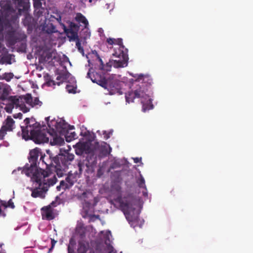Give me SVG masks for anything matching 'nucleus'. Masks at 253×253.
I'll list each match as a JSON object with an SVG mask.
<instances>
[{
	"label": "nucleus",
	"mask_w": 253,
	"mask_h": 253,
	"mask_svg": "<svg viewBox=\"0 0 253 253\" xmlns=\"http://www.w3.org/2000/svg\"><path fill=\"white\" fill-rule=\"evenodd\" d=\"M115 44H117L119 46V47L117 48H115V50H123L125 52V49H127L126 48L123 43V40L121 38L115 39Z\"/></svg>",
	"instance_id": "obj_21"
},
{
	"label": "nucleus",
	"mask_w": 253,
	"mask_h": 253,
	"mask_svg": "<svg viewBox=\"0 0 253 253\" xmlns=\"http://www.w3.org/2000/svg\"><path fill=\"white\" fill-rule=\"evenodd\" d=\"M7 207H10L11 209H14L15 208V206L14 205L13 202L12 201L11 199H10L7 202Z\"/></svg>",
	"instance_id": "obj_43"
},
{
	"label": "nucleus",
	"mask_w": 253,
	"mask_h": 253,
	"mask_svg": "<svg viewBox=\"0 0 253 253\" xmlns=\"http://www.w3.org/2000/svg\"><path fill=\"white\" fill-rule=\"evenodd\" d=\"M97 58L99 63V69L100 70L107 71L108 69L106 68L107 65H105L103 64L102 59L99 57L98 55H97Z\"/></svg>",
	"instance_id": "obj_25"
},
{
	"label": "nucleus",
	"mask_w": 253,
	"mask_h": 253,
	"mask_svg": "<svg viewBox=\"0 0 253 253\" xmlns=\"http://www.w3.org/2000/svg\"><path fill=\"white\" fill-rule=\"evenodd\" d=\"M42 218L47 220H52L54 218L53 211L50 206L44 207L41 209Z\"/></svg>",
	"instance_id": "obj_17"
},
{
	"label": "nucleus",
	"mask_w": 253,
	"mask_h": 253,
	"mask_svg": "<svg viewBox=\"0 0 253 253\" xmlns=\"http://www.w3.org/2000/svg\"><path fill=\"white\" fill-rule=\"evenodd\" d=\"M141 160V158H138V157H136V158H135L133 159V160H134V162L135 163H139Z\"/></svg>",
	"instance_id": "obj_48"
},
{
	"label": "nucleus",
	"mask_w": 253,
	"mask_h": 253,
	"mask_svg": "<svg viewBox=\"0 0 253 253\" xmlns=\"http://www.w3.org/2000/svg\"><path fill=\"white\" fill-rule=\"evenodd\" d=\"M54 20H56L59 23H61V17L59 15H58L57 17H55L53 15H51L49 18L48 22H53Z\"/></svg>",
	"instance_id": "obj_30"
},
{
	"label": "nucleus",
	"mask_w": 253,
	"mask_h": 253,
	"mask_svg": "<svg viewBox=\"0 0 253 253\" xmlns=\"http://www.w3.org/2000/svg\"><path fill=\"white\" fill-rule=\"evenodd\" d=\"M117 201L120 204L121 210L124 212L126 219L131 226L137 222L138 217H133L130 215V212L134 211L135 208V199L131 195H128L123 198H118Z\"/></svg>",
	"instance_id": "obj_5"
},
{
	"label": "nucleus",
	"mask_w": 253,
	"mask_h": 253,
	"mask_svg": "<svg viewBox=\"0 0 253 253\" xmlns=\"http://www.w3.org/2000/svg\"><path fill=\"white\" fill-rule=\"evenodd\" d=\"M34 6L36 9H39L42 7L41 0H33Z\"/></svg>",
	"instance_id": "obj_34"
},
{
	"label": "nucleus",
	"mask_w": 253,
	"mask_h": 253,
	"mask_svg": "<svg viewBox=\"0 0 253 253\" xmlns=\"http://www.w3.org/2000/svg\"><path fill=\"white\" fill-rule=\"evenodd\" d=\"M60 187H62L63 189L69 188L70 186L68 183H66L64 181L62 180L60 183Z\"/></svg>",
	"instance_id": "obj_37"
},
{
	"label": "nucleus",
	"mask_w": 253,
	"mask_h": 253,
	"mask_svg": "<svg viewBox=\"0 0 253 253\" xmlns=\"http://www.w3.org/2000/svg\"><path fill=\"white\" fill-rule=\"evenodd\" d=\"M89 2H91V0H88Z\"/></svg>",
	"instance_id": "obj_56"
},
{
	"label": "nucleus",
	"mask_w": 253,
	"mask_h": 253,
	"mask_svg": "<svg viewBox=\"0 0 253 253\" xmlns=\"http://www.w3.org/2000/svg\"><path fill=\"white\" fill-rule=\"evenodd\" d=\"M8 91L5 88H2L1 92L0 94V99L3 102L8 97Z\"/></svg>",
	"instance_id": "obj_22"
},
{
	"label": "nucleus",
	"mask_w": 253,
	"mask_h": 253,
	"mask_svg": "<svg viewBox=\"0 0 253 253\" xmlns=\"http://www.w3.org/2000/svg\"><path fill=\"white\" fill-rule=\"evenodd\" d=\"M20 97L9 96L3 104L5 105L4 109L7 113H11L14 107L18 108L19 105Z\"/></svg>",
	"instance_id": "obj_13"
},
{
	"label": "nucleus",
	"mask_w": 253,
	"mask_h": 253,
	"mask_svg": "<svg viewBox=\"0 0 253 253\" xmlns=\"http://www.w3.org/2000/svg\"><path fill=\"white\" fill-rule=\"evenodd\" d=\"M24 99L27 103L30 104L31 106L33 98L31 94H27L26 96L24 97Z\"/></svg>",
	"instance_id": "obj_35"
},
{
	"label": "nucleus",
	"mask_w": 253,
	"mask_h": 253,
	"mask_svg": "<svg viewBox=\"0 0 253 253\" xmlns=\"http://www.w3.org/2000/svg\"><path fill=\"white\" fill-rule=\"evenodd\" d=\"M76 41V47L77 48L78 51L80 53L84 54V48L83 47V46H82V43H81V42L80 39L77 40Z\"/></svg>",
	"instance_id": "obj_28"
},
{
	"label": "nucleus",
	"mask_w": 253,
	"mask_h": 253,
	"mask_svg": "<svg viewBox=\"0 0 253 253\" xmlns=\"http://www.w3.org/2000/svg\"><path fill=\"white\" fill-rule=\"evenodd\" d=\"M67 133L68 132L66 133V135H64L67 142H70L77 137V134L75 132H71L70 135H68Z\"/></svg>",
	"instance_id": "obj_27"
},
{
	"label": "nucleus",
	"mask_w": 253,
	"mask_h": 253,
	"mask_svg": "<svg viewBox=\"0 0 253 253\" xmlns=\"http://www.w3.org/2000/svg\"><path fill=\"white\" fill-rule=\"evenodd\" d=\"M24 122L25 126H21L22 136L26 140H33L36 143L48 142L52 145H61L64 143V139L57 134L54 129L49 130L32 129L29 118H26Z\"/></svg>",
	"instance_id": "obj_1"
},
{
	"label": "nucleus",
	"mask_w": 253,
	"mask_h": 253,
	"mask_svg": "<svg viewBox=\"0 0 253 253\" xmlns=\"http://www.w3.org/2000/svg\"><path fill=\"white\" fill-rule=\"evenodd\" d=\"M96 164V157H94V156H92V158L90 157L89 159L88 157H87L85 161L79 162L78 166L79 173H78L77 171L74 173H72L71 171L69 172L65 179L66 182L68 183L69 186L71 187L77 181V178L80 176L84 170L88 174L93 172Z\"/></svg>",
	"instance_id": "obj_4"
},
{
	"label": "nucleus",
	"mask_w": 253,
	"mask_h": 253,
	"mask_svg": "<svg viewBox=\"0 0 253 253\" xmlns=\"http://www.w3.org/2000/svg\"><path fill=\"white\" fill-rule=\"evenodd\" d=\"M11 58L10 55H4L0 58V64H3L6 63L8 64H11Z\"/></svg>",
	"instance_id": "obj_24"
},
{
	"label": "nucleus",
	"mask_w": 253,
	"mask_h": 253,
	"mask_svg": "<svg viewBox=\"0 0 253 253\" xmlns=\"http://www.w3.org/2000/svg\"><path fill=\"white\" fill-rule=\"evenodd\" d=\"M68 253H74V250L70 246L68 247Z\"/></svg>",
	"instance_id": "obj_47"
},
{
	"label": "nucleus",
	"mask_w": 253,
	"mask_h": 253,
	"mask_svg": "<svg viewBox=\"0 0 253 253\" xmlns=\"http://www.w3.org/2000/svg\"><path fill=\"white\" fill-rule=\"evenodd\" d=\"M108 147L111 149L110 146L105 142L104 143L103 145H101V150L104 155H107L110 153V151H108Z\"/></svg>",
	"instance_id": "obj_26"
},
{
	"label": "nucleus",
	"mask_w": 253,
	"mask_h": 253,
	"mask_svg": "<svg viewBox=\"0 0 253 253\" xmlns=\"http://www.w3.org/2000/svg\"><path fill=\"white\" fill-rule=\"evenodd\" d=\"M42 104V102L40 101L39 98L35 97L34 100L32 101V103L31 104V106L34 107L36 105H40L41 106Z\"/></svg>",
	"instance_id": "obj_32"
},
{
	"label": "nucleus",
	"mask_w": 253,
	"mask_h": 253,
	"mask_svg": "<svg viewBox=\"0 0 253 253\" xmlns=\"http://www.w3.org/2000/svg\"><path fill=\"white\" fill-rule=\"evenodd\" d=\"M69 126L70 127V128H73V127H74V126Z\"/></svg>",
	"instance_id": "obj_55"
},
{
	"label": "nucleus",
	"mask_w": 253,
	"mask_h": 253,
	"mask_svg": "<svg viewBox=\"0 0 253 253\" xmlns=\"http://www.w3.org/2000/svg\"><path fill=\"white\" fill-rule=\"evenodd\" d=\"M29 119H30V124H29L31 125L32 129H36V123H35V120L33 119H30V118H29Z\"/></svg>",
	"instance_id": "obj_38"
},
{
	"label": "nucleus",
	"mask_w": 253,
	"mask_h": 253,
	"mask_svg": "<svg viewBox=\"0 0 253 253\" xmlns=\"http://www.w3.org/2000/svg\"><path fill=\"white\" fill-rule=\"evenodd\" d=\"M44 171L46 172L47 176L46 177L45 176V177H41V181L44 187L47 189V190H48L50 186L53 185L55 183V180L54 179L48 178L50 174V172L49 171L44 170Z\"/></svg>",
	"instance_id": "obj_18"
},
{
	"label": "nucleus",
	"mask_w": 253,
	"mask_h": 253,
	"mask_svg": "<svg viewBox=\"0 0 253 253\" xmlns=\"http://www.w3.org/2000/svg\"><path fill=\"white\" fill-rule=\"evenodd\" d=\"M8 41L13 45H14L17 42L16 38L14 36L11 35V34H10Z\"/></svg>",
	"instance_id": "obj_36"
},
{
	"label": "nucleus",
	"mask_w": 253,
	"mask_h": 253,
	"mask_svg": "<svg viewBox=\"0 0 253 253\" xmlns=\"http://www.w3.org/2000/svg\"><path fill=\"white\" fill-rule=\"evenodd\" d=\"M136 183L139 188L146 189L145 180L141 174H140V177L137 179Z\"/></svg>",
	"instance_id": "obj_23"
},
{
	"label": "nucleus",
	"mask_w": 253,
	"mask_h": 253,
	"mask_svg": "<svg viewBox=\"0 0 253 253\" xmlns=\"http://www.w3.org/2000/svg\"><path fill=\"white\" fill-rule=\"evenodd\" d=\"M19 15L26 13L30 7L28 0H15Z\"/></svg>",
	"instance_id": "obj_16"
},
{
	"label": "nucleus",
	"mask_w": 253,
	"mask_h": 253,
	"mask_svg": "<svg viewBox=\"0 0 253 253\" xmlns=\"http://www.w3.org/2000/svg\"><path fill=\"white\" fill-rule=\"evenodd\" d=\"M0 201H1V200H0Z\"/></svg>",
	"instance_id": "obj_57"
},
{
	"label": "nucleus",
	"mask_w": 253,
	"mask_h": 253,
	"mask_svg": "<svg viewBox=\"0 0 253 253\" xmlns=\"http://www.w3.org/2000/svg\"><path fill=\"white\" fill-rule=\"evenodd\" d=\"M47 57V59H49L51 57V53H49V54H48Z\"/></svg>",
	"instance_id": "obj_51"
},
{
	"label": "nucleus",
	"mask_w": 253,
	"mask_h": 253,
	"mask_svg": "<svg viewBox=\"0 0 253 253\" xmlns=\"http://www.w3.org/2000/svg\"><path fill=\"white\" fill-rule=\"evenodd\" d=\"M113 55L120 58L113 61L112 65L115 68H122L127 66L128 60V49H125V52L120 49L115 50Z\"/></svg>",
	"instance_id": "obj_9"
},
{
	"label": "nucleus",
	"mask_w": 253,
	"mask_h": 253,
	"mask_svg": "<svg viewBox=\"0 0 253 253\" xmlns=\"http://www.w3.org/2000/svg\"><path fill=\"white\" fill-rule=\"evenodd\" d=\"M2 76L3 79L9 82L13 78L14 75L12 73H5L2 75Z\"/></svg>",
	"instance_id": "obj_29"
},
{
	"label": "nucleus",
	"mask_w": 253,
	"mask_h": 253,
	"mask_svg": "<svg viewBox=\"0 0 253 253\" xmlns=\"http://www.w3.org/2000/svg\"><path fill=\"white\" fill-rule=\"evenodd\" d=\"M22 117V114H21V113L17 114V118H19L20 119H21Z\"/></svg>",
	"instance_id": "obj_50"
},
{
	"label": "nucleus",
	"mask_w": 253,
	"mask_h": 253,
	"mask_svg": "<svg viewBox=\"0 0 253 253\" xmlns=\"http://www.w3.org/2000/svg\"><path fill=\"white\" fill-rule=\"evenodd\" d=\"M14 121L10 117H8L5 121L3 125L0 129V138L3 139L7 131H12L13 128Z\"/></svg>",
	"instance_id": "obj_14"
},
{
	"label": "nucleus",
	"mask_w": 253,
	"mask_h": 253,
	"mask_svg": "<svg viewBox=\"0 0 253 253\" xmlns=\"http://www.w3.org/2000/svg\"><path fill=\"white\" fill-rule=\"evenodd\" d=\"M56 80L58 81H60V82H58L56 83L58 85H60V84L63 82H62V78L60 74L57 76V77L56 78Z\"/></svg>",
	"instance_id": "obj_46"
},
{
	"label": "nucleus",
	"mask_w": 253,
	"mask_h": 253,
	"mask_svg": "<svg viewBox=\"0 0 253 253\" xmlns=\"http://www.w3.org/2000/svg\"><path fill=\"white\" fill-rule=\"evenodd\" d=\"M134 77L136 78L135 82H140V83L136 85L135 89L128 91L126 94V100L127 103H129L133 102L135 98L140 99L142 105V111L145 112L153 108L152 99L146 93L148 87L152 83V79L150 76L142 74Z\"/></svg>",
	"instance_id": "obj_2"
},
{
	"label": "nucleus",
	"mask_w": 253,
	"mask_h": 253,
	"mask_svg": "<svg viewBox=\"0 0 253 253\" xmlns=\"http://www.w3.org/2000/svg\"><path fill=\"white\" fill-rule=\"evenodd\" d=\"M109 253H115L114 252L113 250H112L110 251L109 252Z\"/></svg>",
	"instance_id": "obj_52"
},
{
	"label": "nucleus",
	"mask_w": 253,
	"mask_h": 253,
	"mask_svg": "<svg viewBox=\"0 0 253 253\" xmlns=\"http://www.w3.org/2000/svg\"><path fill=\"white\" fill-rule=\"evenodd\" d=\"M46 152V154H43L42 152V155L38 162L39 167L40 166L43 167L45 165L46 170H54L57 173L58 169L59 168L58 155L54 156L49 150H47Z\"/></svg>",
	"instance_id": "obj_6"
},
{
	"label": "nucleus",
	"mask_w": 253,
	"mask_h": 253,
	"mask_svg": "<svg viewBox=\"0 0 253 253\" xmlns=\"http://www.w3.org/2000/svg\"><path fill=\"white\" fill-rule=\"evenodd\" d=\"M58 157L59 162V168L58 169L57 175L62 176L64 174V172L68 169V166L70 164V162L74 160V155L66 153L65 154L58 155Z\"/></svg>",
	"instance_id": "obj_7"
},
{
	"label": "nucleus",
	"mask_w": 253,
	"mask_h": 253,
	"mask_svg": "<svg viewBox=\"0 0 253 253\" xmlns=\"http://www.w3.org/2000/svg\"><path fill=\"white\" fill-rule=\"evenodd\" d=\"M75 20L79 23H82L85 28H86L88 25L87 20L82 13H78L75 18Z\"/></svg>",
	"instance_id": "obj_20"
},
{
	"label": "nucleus",
	"mask_w": 253,
	"mask_h": 253,
	"mask_svg": "<svg viewBox=\"0 0 253 253\" xmlns=\"http://www.w3.org/2000/svg\"><path fill=\"white\" fill-rule=\"evenodd\" d=\"M67 91L70 93H75L76 92V88H75L72 85L67 84L66 86Z\"/></svg>",
	"instance_id": "obj_31"
},
{
	"label": "nucleus",
	"mask_w": 253,
	"mask_h": 253,
	"mask_svg": "<svg viewBox=\"0 0 253 253\" xmlns=\"http://www.w3.org/2000/svg\"><path fill=\"white\" fill-rule=\"evenodd\" d=\"M42 152L41 149L38 147L31 150L30 151L28 157L30 165H29L28 164H27L22 170V172L27 176H34L33 178L35 180L37 179V177L36 176V175L43 176L45 172H46L43 169H38V158L39 156L41 157Z\"/></svg>",
	"instance_id": "obj_3"
},
{
	"label": "nucleus",
	"mask_w": 253,
	"mask_h": 253,
	"mask_svg": "<svg viewBox=\"0 0 253 253\" xmlns=\"http://www.w3.org/2000/svg\"><path fill=\"white\" fill-rule=\"evenodd\" d=\"M86 77L90 78L93 83H96L102 87L106 86L107 79L104 73H99L96 72H93L91 73V70L90 69L87 74Z\"/></svg>",
	"instance_id": "obj_12"
},
{
	"label": "nucleus",
	"mask_w": 253,
	"mask_h": 253,
	"mask_svg": "<svg viewBox=\"0 0 253 253\" xmlns=\"http://www.w3.org/2000/svg\"><path fill=\"white\" fill-rule=\"evenodd\" d=\"M49 119H50L49 117H46L45 119V120L46 121V122H47V124H48L49 126H50L49 124H48V122L49 121Z\"/></svg>",
	"instance_id": "obj_49"
},
{
	"label": "nucleus",
	"mask_w": 253,
	"mask_h": 253,
	"mask_svg": "<svg viewBox=\"0 0 253 253\" xmlns=\"http://www.w3.org/2000/svg\"><path fill=\"white\" fill-rule=\"evenodd\" d=\"M63 28L70 41H74L79 39L78 33L80 27L78 25L71 22L68 28H67L64 24H63Z\"/></svg>",
	"instance_id": "obj_10"
},
{
	"label": "nucleus",
	"mask_w": 253,
	"mask_h": 253,
	"mask_svg": "<svg viewBox=\"0 0 253 253\" xmlns=\"http://www.w3.org/2000/svg\"><path fill=\"white\" fill-rule=\"evenodd\" d=\"M42 30L45 33L50 34L57 32L55 26L51 22L45 21L42 26Z\"/></svg>",
	"instance_id": "obj_19"
},
{
	"label": "nucleus",
	"mask_w": 253,
	"mask_h": 253,
	"mask_svg": "<svg viewBox=\"0 0 253 253\" xmlns=\"http://www.w3.org/2000/svg\"><path fill=\"white\" fill-rule=\"evenodd\" d=\"M20 107V110L24 113L29 111L30 109L28 108L24 104H20L18 106Z\"/></svg>",
	"instance_id": "obj_33"
},
{
	"label": "nucleus",
	"mask_w": 253,
	"mask_h": 253,
	"mask_svg": "<svg viewBox=\"0 0 253 253\" xmlns=\"http://www.w3.org/2000/svg\"><path fill=\"white\" fill-rule=\"evenodd\" d=\"M112 134V132L110 131V132H107L106 131H103V135H104V139L105 140H107L108 139V138H110V135Z\"/></svg>",
	"instance_id": "obj_39"
},
{
	"label": "nucleus",
	"mask_w": 253,
	"mask_h": 253,
	"mask_svg": "<svg viewBox=\"0 0 253 253\" xmlns=\"http://www.w3.org/2000/svg\"><path fill=\"white\" fill-rule=\"evenodd\" d=\"M56 242H57L56 241L54 240V239H51V246L49 249L48 253H49L50 252H51L52 251Z\"/></svg>",
	"instance_id": "obj_40"
},
{
	"label": "nucleus",
	"mask_w": 253,
	"mask_h": 253,
	"mask_svg": "<svg viewBox=\"0 0 253 253\" xmlns=\"http://www.w3.org/2000/svg\"><path fill=\"white\" fill-rule=\"evenodd\" d=\"M68 127L69 125L67 124L64 120H60L59 122H56L55 123V128L56 130H55L57 134V132L60 135H66L68 131Z\"/></svg>",
	"instance_id": "obj_15"
},
{
	"label": "nucleus",
	"mask_w": 253,
	"mask_h": 253,
	"mask_svg": "<svg viewBox=\"0 0 253 253\" xmlns=\"http://www.w3.org/2000/svg\"><path fill=\"white\" fill-rule=\"evenodd\" d=\"M56 84L55 82L52 80H49L46 82V84L48 86L55 85Z\"/></svg>",
	"instance_id": "obj_42"
},
{
	"label": "nucleus",
	"mask_w": 253,
	"mask_h": 253,
	"mask_svg": "<svg viewBox=\"0 0 253 253\" xmlns=\"http://www.w3.org/2000/svg\"><path fill=\"white\" fill-rule=\"evenodd\" d=\"M2 87L0 86V94L1 92Z\"/></svg>",
	"instance_id": "obj_53"
},
{
	"label": "nucleus",
	"mask_w": 253,
	"mask_h": 253,
	"mask_svg": "<svg viewBox=\"0 0 253 253\" xmlns=\"http://www.w3.org/2000/svg\"><path fill=\"white\" fill-rule=\"evenodd\" d=\"M47 176V174L46 172H45V174H44L43 176H39L36 175V176L37 177V179L35 180L33 178L34 176H28V177H31V180L33 182H36L37 184H38V186L34 188L32 191L31 196L33 198H43L44 197V194L47 190V189H46L43 185V184H42V182L41 181V177H45V176L46 177Z\"/></svg>",
	"instance_id": "obj_8"
},
{
	"label": "nucleus",
	"mask_w": 253,
	"mask_h": 253,
	"mask_svg": "<svg viewBox=\"0 0 253 253\" xmlns=\"http://www.w3.org/2000/svg\"><path fill=\"white\" fill-rule=\"evenodd\" d=\"M3 245V243H1L0 244V247L1 248Z\"/></svg>",
	"instance_id": "obj_54"
},
{
	"label": "nucleus",
	"mask_w": 253,
	"mask_h": 253,
	"mask_svg": "<svg viewBox=\"0 0 253 253\" xmlns=\"http://www.w3.org/2000/svg\"><path fill=\"white\" fill-rule=\"evenodd\" d=\"M107 42L110 45L115 44V39L110 38H108L107 39Z\"/></svg>",
	"instance_id": "obj_41"
},
{
	"label": "nucleus",
	"mask_w": 253,
	"mask_h": 253,
	"mask_svg": "<svg viewBox=\"0 0 253 253\" xmlns=\"http://www.w3.org/2000/svg\"><path fill=\"white\" fill-rule=\"evenodd\" d=\"M62 78V82H64L69 77L68 74H60Z\"/></svg>",
	"instance_id": "obj_44"
},
{
	"label": "nucleus",
	"mask_w": 253,
	"mask_h": 253,
	"mask_svg": "<svg viewBox=\"0 0 253 253\" xmlns=\"http://www.w3.org/2000/svg\"><path fill=\"white\" fill-rule=\"evenodd\" d=\"M0 204L4 207V210H5L7 208V203L4 201H0Z\"/></svg>",
	"instance_id": "obj_45"
},
{
	"label": "nucleus",
	"mask_w": 253,
	"mask_h": 253,
	"mask_svg": "<svg viewBox=\"0 0 253 253\" xmlns=\"http://www.w3.org/2000/svg\"><path fill=\"white\" fill-rule=\"evenodd\" d=\"M106 86L103 88L107 89L110 95L120 93L121 89V82L116 79L108 78L106 82Z\"/></svg>",
	"instance_id": "obj_11"
}]
</instances>
